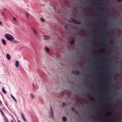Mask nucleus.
<instances>
[{
	"label": "nucleus",
	"mask_w": 122,
	"mask_h": 122,
	"mask_svg": "<svg viewBox=\"0 0 122 122\" xmlns=\"http://www.w3.org/2000/svg\"><path fill=\"white\" fill-rule=\"evenodd\" d=\"M5 36L7 40L12 41L14 43H19V42L17 41H14L15 39L14 37L12 35L10 34H6L5 35Z\"/></svg>",
	"instance_id": "f257e3e1"
},
{
	"label": "nucleus",
	"mask_w": 122,
	"mask_h": 122,
	"mask_svg": "<svg viewBox=\"0 0 122 122\" xmlns=\"http://www.w3.org/2000/svg\"><path fill=\"white\" fill-rule=\"evenodd\" d=\"M71 20L72 22L74 23L77 24H81L80 22L77 21L74 19H72Z\"/></svg>",
	"instance_id": "f03ea898"
},
{
	"label": "nucleus",
	"mask_w": 122,
	"mask_h": 122,
	"mask_svg": "<svg viewBox=\"0 0 122 122\" xmlns=\"http://www.w3.org/2000/svg\"><path fill=\"white\" fill-rule=\"evenodd\" d=\"M50 38L49 36L45 35L44 36V39L45 40H47L50 39Z\"/></svg>",
	"instance_id": "7ed1b4c3"
},
{
	"label": "nucleus",
	"mask_w": 122,
	"mask_h": 122,
	"mask_svg": "<svg viewBox=\"0 0 122 122\" xmlns=\"http://www.w3.org/2000/svg\"><path fill=\"white\" fill-rule=\"evenodd\" d=\"M50 114L51 117H54L53 112L52 109L51 107L50 108Z\"/></svg>",
	"instance_id": "20e7f679"
},
{
	"label": "nucleus",
	"mask_w": 122,
	"mask_h": 122,
	"mask_svg": "<svg viewBox=\"0 0 122 122\" xmlns=\"http://www.w3.org/2000/svg\"><path fill=\"white\" fill-rule=\"evenodd\" d=\"M21 116L22 118V119H23V120L25 122H26V120L25 119V117H24V115L23 114V113H21Z\"/></svg>",
	"instance_id": "39448f33"
},
{
	"label": "nucleus",
	"mask_w": 122,
	"mask_h": 122,
	"mask_svg": "<svg viewBox=\"0 0 122 122\" xmlns=\"http://www.w3.org/2000/svg\"><path fill=\"white\" fill-rule=\"evenodd\" d=\"M6 57L7 59L9 60L11 59V57L9 54H7L6 55Z\"/></svg>",
	"instance_id": "423d86ee"
},
{
	"label": "nucleus",
	"mask_w": 122,
	"mask_h": 122,
	"mask_svg": "<svg viewBox=\"0 0 122 122\" xmlns=\"http://www.w3.org/2000/svg\"><path fill=\"white\" fill-rule=\"evenodd\" d=\"M19 62L18 61H17L15 63V65L16 67H18L19 66Z\"/></svg>",
	"instance_id": "0eeeda50"
},
{
	"label": "nucleus",
	"mask_w": 122,
	"mask_h": 122,
	"mask_svg": "<svg viewBox=\"0 0 122 122\" xmlns=\"http://www.w3.org/2000/svg\"><path fill=\"white\" fill-rule=\"evenodd\" d=\"M2 43H3V44L4 45H6V42L5 40L4 39H2Z\"/></svg>",
	"instance_id": "6e6552de"
},
{
	"label": "nucleus",
	"mask_w": 122,
	"mask_h": 122,
	"mask_svg": "<svg viewBox=\"0 0 122 122\" xmlns=\"http://www.w3.org/2000/svg\"><path fill=\"white\" fill-rule=\"evenodd\" d=\"M2 91L5 94H6V92L5 91V89L3 87L2 89Z\"/></svg>",
	"instance_id": "1a4fd4ad"
},
{
	"label": "nucleus",
	"mask_w": 122,
	"mask_h": 122,
	"mask_svg": "<svg viewBox=\"0 0 122 122\" xmlns=\"http://www.w3.org/2000/svg\"><path fill=\"white\" fill-rule=\"evenodd\" d=\"M11 97L13 99L15 102L16 103H17V101L16 99L12 95H11Z\"/></svg>",
	"instance_id": "9d476101"
},
{
	"label": "nucleus",
	"mask_w": 122,
	"mask_h": 122,
	"mask_svg": "<svg viewBox=\"0 0 122 122\" xmlns=\"http://www.w3.org/2000/svg\"><path fill=\"white\" fill-rule=\"evenodd\" d=\"M30 97L31 98H32L33 99L34 98V96L33 95V94H32V93L30 94Z\"/></svg>",
	"instance_id": "9b49d317"
},
{
	"label": "nucleus",
	"mask_w": 122,
	"mask_h": 122,
	"mask_svg": "<svg viewBox=\"0 0 122 122\" xmlns=\"http://www.w3.org/2000/svg\"><path fill=\"white\" fill-rule=\"evenodd\" d=\"M63 121L64 122L66 121L67 120V119L65 117H63L62 118Z\"/></svg>",
	"instance_id": "f8f14e48"
},
{
	"label": "nucleus",
	"mask_w": 122,
	"mask_h": 122,
	"mask_svg": "<svg viewBox=\"0 0 122 122\" xmlns=\"http://www.w3.org/2000/svg\"><path fill=\"white\" fill-rule=\"evenodd\" d=\"M0 111L1 112V114H2V115L4 117V113H3V112L2 111V110L1 109H0Z\"/></svg>",
	"instance_id": "ddd939ff"
},
{
	"label": "nucleus",
	"mask_w": 122,
	"mask_h": 122,
	"mask_svg": "<svg viewBox=\"0 0 122 122\" xmlns=\"http://www.w3.org/2000/svg\"><path fill=\"white\" fill-rule=\"evenodd\" d=\"M74 41L73 40H72L70 42V43L72 44H73L74 43Z\"/></svg>",
	"instance_id": "4468645a"
},
{
	"label": "nucleus",
	"mask_w": 122,
	"mask_h": 122,
	"mask_svg": "<svg viewBox=\"0 0 122 122\" xmlns=\"http://www.w3.org/2000/svg\"><path fill=\"white\" fill-rule=\"evenodd\" d=\"M46 50L48 52H49V48L47 47H46L45 48Z\"/></svg>",
	"instance_id": "2eb2a0df"
},
{
	"label": "nucleus",
	"mask_w": 122,
	"mask_h": 122,
	"mask_svg": "<svg viewBox=\"0 0 122 122\" xmlns=\"http://www.w3.org/2000/svg\"><path fill=\"white\" fill-rule=\"evenodd\" d=\"M32 30H33V32L34 33H35L36 34H37V32L34 29H33Z\"/></svg>",
	"instance_id": "dca6fc26"
},
{
	"label": "nucleus",
	"mask_w": 122,
	"mask_h": 122,
	"mask_svg": "<svg viewBox=\"0 0 122 122\" xmlns=\"http://www.w3.org/2000/svg\"><path fill=\"white\" fill-rule=\"evenodd\" d=\"M25 15L27 17H29V14L27 13H25Z\"/></svg>",
	"instance_id": "f3484780"
},
{
	"label": "nucleus",
	"mask_w": 122,
	"mask_h": 122,
	"mask_svg": "<svg viewBox=\"0 0 122 122\" xmlns=\"http://www.w3.org/2000/svg\"><path fill=\"white\" fill-rule=\"evenodd\" d=\"M40 20L42 22H43L44 21V20L43 18H41L40 19Z\"/></svg>",
	"instance_id": "a211bd4d"
},
{
	"label": "nucleus",
	"mask_w": 122,
	"mask_h": 122,
	"mask_svg": "<svg viewBox=\"0 0 122 122\" xmlns=\"http://www.w3.org/2000/svg\"><path fill=\"white\" fill-rule=\"evenodd\" d=\"M88 99L89 100H92V101L93 100V99L92 98V97H89Z\"/></svg>",
	"instance_id": "6ab92c4d"
},
{
	"label": "nucleus",
	"mask_w": 122,
	"mask_h": 122,
	"mask_svg": "<svg viewBox=\"0 0 122 122\" xmlns=\"http://www.w3.org/2000/svg\"><path fill=\"white\" fill-rule=\"evenodd\" d=\"M13 20H14L15 21H16V18L15 17H13ZM15 22H16V21H15Z\"/></svg>",
	"instance_id": "aec40b11"
},
{
	"label": "nucleus",
	"mask_w": 122,
	"mask_h": 122,
	"mask_svg": "<svg viewBox=\"0 0 122 122\" xmlns=\"http://www.w3.org/2000/svg\"><path fill=\"white\" fill-rule=\"evenodd\" d=\"M5 120L6 121V122H9V121L8 120V119L7 118H6L5 119Z\"/></svg>",
	"instance_id": "412c9836"
},
{
	"label": "nucleus",
	"mask_w": 122,
	"mask_h": 122,
	"mask_svg": "<svg viewBox=\"0 0 122 122\" xmlns=\"http://www.w3.org/2000/svg\"><path fill=\"white\" fill-rule=\"evenodd\" d=\"M1 13L2 15H4V16H5L4 13L3 12H1Z\"/></svg>",
	"instance_id": "4be33fe9"
},
{
	"label": "nucleus",
	"mask_w": 122,
	"mask_h": 122,
	"mask_svg": "<svg viewBox=\"0 0 122 122\" xmlns=\"http://www.w3.org/2000/svg\"><path fill=\"white\" fill-rule=\"evenodd\" d=\"M66 103H62V105L63 106V105H66Z\"/></svg>",
	"instance_id": "5701e85b"
},
{
	"label": "nucleus",
	"mask_w": 122,
	"mask_h": 122,
	"mask_svg": "<svg viewBox=\"0 0 122 122\" xmlns=\"http://www.w3.org/2000/svg\"><path fill=\"white\" fill-rule=\"evenodd\" d=\"M117 1L119 2H121L122 1V0H117Z\"/></svg>",
	"instance_id": "b1692460"
},
{
	"label": "nucleus",
	"mask_w": 122,
	"mask_h": 122,
	"mask_svg": "<svg viewBox=\"0 0 122 122\" xmlns=\"http://www.w3.org/2000/svg\"><path fill=\"white\" fill-rule=\"evenodd\" d=\"M0 24L1 25H2L3 26V25L1 22L0 21Z\"/></svg>",
	"instance_id": "393cba45"
},
{
	"label": "nucleus",
	"mask_w": 122,
	"mask_h": 122,
	"mask_svg": "<svg viewBox=\"0 0 122 122\" xmlns=\"http://www.w3.org/2000/svg\"><path fill=\"white\" fill-rule=\"evenodd\" d=\"M32 85H33V86L34 89L35 88V87L34 86V85L33 84Z\"/></svg>",
	"instance_id": "a878e982"
},
{
	"label": "nucleus",
	"mask_w": 122,
	"mask_h": 122,
	"mask_svg": "<svg viewBox=\"0 0 122 122\" xmlns=\"http://www.w3.org/2000/svg\"><path fill=\"white\" fill-rule=\"evenodd\" d=\"M103 108V106H101V108L102 109Z\"/></svg>",
	"instance_id": "bb28decb"
},
{
	"label": "nucleus",
	"mask_w": 122,
	"mask_h": 122,
	"mask_svg": "<svg viewBox=\"0 0 122 122\" xmlns=\"http://www.w3.org/2000/svg\"><path fill=\"white\" fill-rule=\"evenodd\" d=\"M106 119H107L108 120H109V119L108 117H107Z\"/></svg>",
	"instance_id": "cd10ccee"
},
{
	"label": "nucleus",
	"mask_w": 122,
	"mask_h": 122,
	"mask_svg": "<svg viewBox=\"0 0 122 122\" xmlns=\"http://www.w3.org/2000/svg\"><path fill=\"white\" fill-rule=\"evenodd\" d=\"M18 122H20V121L19 120L18 121Z\"/></svg>",
	"instance_id": "c85d7f7f"
},
{
	"label": "nucleus",
	"mask_w": 122,
	"mask_h": 122,
	"mask_svg": "<svg viewBox=\"0 0 122 122\" xmlns=\"http://www.w3.org/2000/svg\"><path fill=\"white\" fill-rule=\"evenodd\" d=\"M72 109L73 110H74V109H73V108L72 107Z\"/></svg>",
	"instance_id": "c756f323"
},
{
	"label": "nucleus",
	"mask_w": 122,
	"mask_h": 122,
	"mask_svg": "<svg viewBox=\"0 0 122 122\" xmlns=\"http://www.w3.org/2000/svg\"><path fill=\"white\" fill-rule=\"evenodd\" d=\"M104 79H101V80H103Z\"/></svg>",
	"instance_id": "7c9ffc66"
},
{
	"label": "nucleus",
	"mask_w": 122,
	"mask_h": 122,
	"mask_svg": "<svg viewBox=\"0 0 122 122\" xmlns=\"http://www.w3.org/2000/svg\"><path fill=\"white\" fill-rule=\"evenodd\" d=\"M110 113L111 114H112V112H110Z\"/></svg>",
	"instance_id": "2f4dec72"
},
{
	"label": "nucleus",
	"mask_w": 122,
	"mask_h": 122,
	"mask_svg": "<svg viewBox=\"0 0 122 122\" xmlns=\"http://www.w3.org/2000/svg\"><path fill=\"white\" fill-rule=\"evenodd\" d=\"M94 46L95 45V43H94Z\"/></svg>",
	"instance_id": "473e14b6"
}]
</instances>
